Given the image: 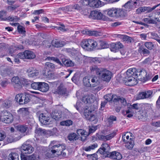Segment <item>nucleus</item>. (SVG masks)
I'll use <instances>...</instances> for the list:
<instances>
[{"instance_id":"48","label":"nucleus","mask_w":160,"mask_h":160,"mask_svg":"<svg viewBox=\"0 0 160 160\" xmlns=\"http://www.w3.org/2000/svg\"><path fill=\"white\" fill-rule=\"evenodd\" d=\"M19 20V18L16 16H9L8 18H6V21L16 22L18 21Z\"/></svg>"},{"instance_id":"29","label":"nucleus","mask_w":160,"mask_h":160,"mask_svg":"<svg viewBox=\"0 0 160 160\" xmlns=\"http://www.w3.org/2000/svg\"><path fill=\"white\" fill-rule=\"evenodd\" d=\"M20 81L21 78L17 76L13 77L11 79L12 82L15 84V87L18 88H21Z\"/></svg>"},{"instance_id":"57","label":"nucleus","mask_w":160,"mask_h":160,"mask_svg":"<svg viewBox=\"0 0 160 160\" xmlns=\"http://www.w3.org/2000/svg\"><path fill=\"white\" fill-rule=\"evenodd\" d=\"M65 28V26L64 25H61L59 26H54V28H56V29L63 32L66 31Z\"/></svg>"},{"instance_id":"3","label":"nucleus","mask_w":160,"mask_h":160,"mask_svg":"<svg viewBox=\"0 0 160 160\" xmlns=\"http://www.w3.org/2000/svg\"><path fill=\"white\" fill-rule=\"evenodd\" d=\"M31 96L28 93L17 94L15 96V100L20 104L28 103L31 100Z\"/></svg>"},{"instance_id":"15","label":"nucleus","mask_w":160,"mask_h":160,"mask_svg":"<svg viewBox=\"0 0 160 160\" xmlns=\"http://www.w3.org/2000/svg\"><path fill=\"white\" fill-rule=\"evenodd\" d=\"M152 92L151 90L140 92L137 95L136 98L139 100L150 98L152 97Z\"/></svg>"},{"instance_id":"14","label":"nucleus","mask_w":160,"mask_h":160,"mask_svg":"<svg viewBox=\"0 0 160 160\" xmlns=\"http://www.w3.org/2000/svg\"><path fill=\"white\" fill-rule=\"evenodd\" d=\"M35 132L36 135L38 136H44L48 137L51 135L52 132L50 130H46L41 128H36Z\"/></svg>"},{"instance_id":"4","label":"nucleus","mask_w":160,"mask_h":160,"mask_svg":"<svg viewBox=\"0 0 160 160\" xmlns=\"http://www.w3.org/2000/svg\"><path fill=\"white\" fill-rule=\"evenodd\" d=\"M18 114L15 113L14 115H16L17 119L18 121L20 122L21 120L20 117H22V119L23 120L26 121L28 122V118H30L29 117V112L28 111L27 108H20L18 110Z\"/></svg>"},{"instance_id":"49","label":"nucleus","mask_w":160,"mask_h":160,"mask_svg":"<svg viewBox=\"0 0 160 160\" xmlns=\"http://www.w3.org/2000/svg\"><path fill=\"white\" fill-rule=\"evenodd\" d=\"M87 34L89 36L97 37L99 35V32L96 31L89 30L88 31Z\"/></svg>"},{"instance_id":"33","label":"nucleus","mask_w":160,"mask_h":160,"mask_svg":"<svg viewBox=\"0 0 160 160\" xmlns=\"http://www.w3.org/2000/svg\"><path fill=\"white\" fill-rule=\"evenodd\" d=\"M32 82L31 81L28 80L27 79L23 78H21V81L20 85H21V88L22 87V85L23 86H28L31 84Z\"/></svg>"},{"instance_id":"38","label":"nucleus","mask_w":160,"mask_h":160,"mask_svg":"<svg viewBox=\"0 0 160 160\" xmlns=\"http://www.w3.org/2000/svg\"><path fill=\"white\" fill-rule=\"evenodd\" d=\"M114 102L118 101L120 102L122 105L125 106L127 105V102L126 100L123 98H115L113 100Z\"/></svg>"},{"instance_id":"42","label":"nucleus","mask_w":160,"mask_h":160,"mask_svg":"<svg viewBox=\"0 0 160 160\" xmlns=\"http://www.w3.org/2000/svg\"><path fill=\"white\" fill-rule=\"evenodd\" d=\"M95 1L94 0H83V2L85 5H88L90 7L94 6L96 5Z\"/></svg>"},{"instance_id":"46","label":"nucleus","mask_w":160,"mask_h":160,"mask_svg":"<svg viewBox=\"0 0 160 160\" xmlns=\"http://www.w3.org/2000/svg\"><path fill=\"white\" fill-rule=\"evenodd\" d=\"M90 115L89 117H88V116L87 114L86 115L87 117V119L90 121H95V122H97L98 120L97 117L95 115L93 114Z\"/></svg>"},{"instance_id":"16","label":"nucleus","mask_w":160,"mask_h":160,"mask_svg":"<svg viewBox=\"0 0 160 160\" xmlns=\"http://www.w3.org/2000/svg\"><path fill=\"white\" fill-rule=\"evenodd\" d=\"M51 117L48 116L46 114L41 113L39 115V121L43 124L47 125L49 124L51 121Z\"/></svg>"},{"instance_id":"50","label":"nucleus","mask_w":160,"mask_h":160,"mask_svg":"<svg viewBox=\"0 0 160 160\" xmlns=\"http://www.w3.org/2000/svg\"><path fill=\"white\" fill-rule=\"evenodd\" d=\"M6 12L3 10L0 12V20L1 21H6Z\"/></svg>"},{"instance_id":"10","label":"nucleus","mask_w":160,"mask_h":160,"mask_svg":"<svg viewBox=\"0 0 160 160\" xmlns=\"http://www.w3.org/2000/svg\"><path fill=\"white\" fill-rule=\"evenodd\" d=\"M137 78L143 82H145L150 80L151 77L149 75H147L146 71L144 69L139 70L138 71L137 70Z\"/></svg>"},{"instance_id":"53","label":"nucleus","mask_w":160,"mask_h":160,"mask_svg":"<svg viewBox=\"0 0 160 160\" xmlns=\"http://www.w3.org/2000/svg\"><path fill=\"white\" fill-rule=\"evenodd\" d=\"M17 29L18 32L20 34H24L26 32L25 28L21 25H18L17 27Z\"/></svg>"},{"instance_id":"5","label":"nucleus","mask_w":160,"mask_h":160,"mask_svg":"<svg viewBox=\"0 0 160 160\" xmlns=\"http://www.w3.org/2000/svg\"><path fill=\"white\" fill-rule=\"evenodd\" d=\"M102 132L103 134H98L97 135V137L99 140L104 142L111 140L116 135L115 132L109 133L108 131L104 130L102 131Z\"/></svg>"},{"instance_id":"39","label":"nucleus","mask_w":160,"mask_h":160,"mask_svg":"<svg viewBox=\"0 0 160 160\" xmlns=\"http://www.w3.org/2000/svg\"><path fill=\"white\" fill-rule=\"evenodd\" d=\"M117 96L116 95H112L111 94H108L104 96L105 101L108 102H109L114 100L115 98H116Z\"/></svg>"},{"instance_id":"27","label":"nucleus","mask_w":160,"mask_h":160,"mask_svg":"<svg viewBox=\"0 0 160 160\" xmlns=\"http://www.w3.org/2000/svg\"><path fill=\"white\" fill-rule=\"evenodd\" d=\"M123 45L120 42L113 43L111 44V51H115V50L119 49L123 47Z\"/></svg>"},{"instance_id":"58","label":"nucleus","mask_w":160,"mask_h":160,"mask_svg":"<svg viewBox=\"0 0 160 160\" xmlns=\"http://www.w3.org/2000/svg\"><path fill=\"white\" fill-rule=\"evenodd\" d=\"M60 124L61 126H69L70 125V120L62 121L60 122Z\"/></svg>"},{"instance_id":"9","label":"nucleus","mask_w":160,"mask_h":160,"mask_svg":"<svg viewBox=\"0 0 160 160\" xmlns=\"http://www.w3.org/2000/svg\"><path fill=\"white\" fill-rule=\"evenodd\" d=\"M1 117L2 121L6 124L11 123L14 121L13 116L12 114L6 111L2 112Z\"/></svg>"},{"instance_id":"34","label":"nucleus","mask_w":160,"mask_h":160,"mask_svg":"<svg viewBox=\"0 0 160 160\" xmlns=\"http://www.w3.org/2000/svg\"><path fill=\"white\" fill-rule=\"evenodd\" d=\"M16 128L18 131L22 133H24L26 132L28 127L26 125H18L16 126Z\"/></svg>"},{"instance_id":"8","label":"nucleus","mask_w":160,"mask_h":160,"mask_svg":"<svg viewBox=\"0 0 160 160\" xmlns=\"http://www.w3.org/2000/svg\"><path fill=\"white\" fill-rule=\"evenodd\" d=\"M152 109V106L150 104L146 103L144 104L142 107V111H140V116H138L139 119H143V120L146 119L147 117V113Z\"/></svg>"},{"instance_id":"24","label":"nucleus","mask_w":160,"mask_h":160,"mask_svg":"<svg viewBox=\"0 0 160 160\" xmlns=\"http://www.w3.org/2000/svg\"><path fill=\"white\" fill-rule=\"evenodd\" d=\"M107 154L109 155L108 156L112 159L119 160L122 158V156L121 153L116 151L112 152Z\"/></svg>"},{"instance_id":"51","label":"nucleus","mask_w":160,"mask_h":160,"mask_svg":"<svg viewBox=\"0 0 160 160\" xmlns=\"http://www.w3.org/2000/svg\"><path fill=\"white\" fill-rule=\"evenodd\" d=\"M24 48L23 46L21 44H17L14 46L13 48V49L14 52L18 51L19 50L23 49Z\"/></svg>"},{"instance_id":"63","label":"nucleus","mask_w":160,"mask_h":160,"mask_svg":"<svg viewBox=\"0 0 160 160\" xmlns=\"http://www.w3.org/2000/svg\"><path fill=\"white\" fill-rule=\"evenodd\" d=\"M150 35L151 38L156 41L160 38L158 35L155 32H152L150 33Z\"/></svg>"},{"instance_id":"47","label":"nucleus","mask_w":160,"mask_h":160,"mask_svg":"<svg viewBox=\"0 0 160 160\" xmlns=\"http://www.w3.org/2000/svg\"><path fill=\"white\" fill-rule=\"evenodd\" d=\"M82 101L86 103H90L92 101V99L91 98L90 96L86 95L82 98Z\"/></svg>"},{"instance_id":"54","label":"nucleus","mask_w":160,"mask_h":160,"mask_svg":"<svg viewBox=\"0 0 160 160\" xmlns=\"http://www.w3.org/2000/svg\"><path fill=\"white\" fill-rule=\"evenodd\" d=\"M87 157L89 160H97V155L95 154L91 155H88Z\"/></svg>"},{"instance_id":"1","label":"nucleus","mask_w":160,"mask_h":160,"mask_svg":"<svg viewBox=\"0 0 160 160\" xmlns=\"http://www.w3.org/2000/svg\"><path fill=\"white\" fill-rule=\"evenodd\" d=\"M97 41L93 39H84L81 43L82 47L87 51H92L96 49Z\"/></svg>"},{"instance_id":"40","label":"nucleus","mask_w":160,"mask_h":160,"mask_svg":"<svg viewBox=\"0 0 160 160\" xmlns=\"http://www.w3.org/2000/svg\"><path fill=\"white\" fill-rule=\"evenodd\" d=\"M97 147L98 144L96 143H95L88 146L83 147V149L86 151H90L91 150L94 149Z\"/></svg>"},{"instance_id":"23","label":"nucleus","mask_w":160,"mask_h":160,"mask_svg":"<svg viewBox=\"0 0 160 160\" xmlns=\"http://www.w3.org/2000/svg\"><path fill=\"white\" fill-rule=\"evenodd\" d=\"M110 148L109 145L106 143H103L102 145V148H99L98 152L100 154H103L108 153Z\"/></svg>"},{"instance_id":"30","label":"nucleus","mask_w":160,"mask_h":160,"mask_svg":"<svg viewBox=\"0 0 160 160\" xmlns=\"http://www.w3.org/2000/svg\"><path fill=\"white\" fill-rule=\"evenodd\" d=\"M8 160H19L18 154L15 152H12L8 155Z\"/></svg>"},{"instance_id":"43","label":"nucleus","mask_w":160,"mask_h":160,"mask_svg":"<svg viewBox=\"0 0 160 160\" xmlns=\"http://www.w3.org/2000/svg\"><path fill=\"white\" fill-rule=\"evenodd\" d=\"M28 73V76L30 77H34L35 76H37L39 74V72H36L35 70H31L30 69H29L27 71Z\"/></svg>"},{"instance_id":"7","label":"nucleus","mask_w":160,"mask_h":160,"mask_svg":"<svg viewBox=\"0 0 160 160\" xmlns=\"http://www.w3.org/2000/svg\"><path fill=\"white\" fill-rule=\"evenodd\" d=\"M112 75L111 72L106 69L102 68L98 76L103 81L109 82L111 79Z\"/></svg>"},{"instance_id":"52","label":"nucleus","mask_w":160,"mask_h":160,"mask_svg":"<svg viewBox=\"0 0 160 160\" xmlns=\"http://www.w3.org/2000/svg\"><path fill=\"white\" fill-rule=\"evenodd\" d=\"M12 104V101L10 100H6L4 101L3 106L6 108H9Z\"/></svg>"},{"instance_id":"13","label":"nucleus","mask_w":160,"mask_h":160,"mask_svg":"<svg viewBox=\"0 0 160 160\" xmlns=\"http://www.w3.org/2000/svg\"><path fill=\"white\" fill-rule=\"evenodd\" d=\"M71 53V57L77 62H81L85 58L84 56L75 49L73 50L72 49Z\"/></svg>"},{"instance_id":"61","label":"nucleus","mask_w":160,"mask_h":160,"mask_svg":"<svg viewBox=\"0 0 160 160\" xmlns=\"http://www.w3.org/2000/svg\"><path fill=\"white\" fill-rule=\"evenodd\" d=\"M155 8L153 6L151 8L150 7H146V13H149L152 12L153 10L155 9Z\"/></svg>"},{"instance_id":"2","label":"nucleus","mask_w":160,"mask_h":160,"mask_svg":"<svg viewBox=\"0 0 160 160\" xmlns=\"http://www.w3.org/2000/svg\"><path fill=\"white\" fill-rule=\"evenodd\" d=\"M106 12L109 17L116 18L123 17L125 15V12L122 9L119 8H112L107 10Z\"/></svg>"},{"instance_id":"20","label":"nucleus","mask_w":160,"mask_h":160,"mask_svg":"<svg viewBox=\"0 0 160 160\" xmlns=\"http://www.w3.org/2000/svg\"><path fill=\"white\" fill-rule=\"evenodd\" d=\"M137 70L135 68L128 69L126 72L125 78H130V77H137Z\"/></svg>"},{"instance_id":"36","label":"nucleus","mask_w":160,"mask_h":160,"mask_svg":"<svg viewBox=\"0 0 160 160\" xmlns=\"http://www.w3.org/2000/svg\"><path fill=\"white\" fill-rule=\"evenodd\" d=\"M102 68H99L97 66H92L90 67V69L92 72H95L97 75L100 73Z\"/></svg>"},{"instance_id":"11","label":"nucleus","mask_w":160,"mask_h":160,"mask_svg":"<svg viewBox=\"0 0 160 160\" xmlns=\"http://www.w3.org/2000/svg\"><path fill=\"white\" fill-rule=\"evenodd\" d=\"M18 56L19 58L22 59H32L35 57L34 52L29 50H25L23 52L19 53Z\"/></svg>"},{"instance_id":"6","label":"nucleus","mask_w":160,"mask_h":160,"mask_svg":"<svg viewBox=\"0 0 160 160\" xmlns=\"http://www.w3.org/2000/svg\"><path fill=\"white\" fill-rule=\"evenodd\" d=\"M58 143V142L55 141H53L51 142L50 145L52 146L51 152H52V154L60 152H61L65 149V147L64 144Z\"/></svg>"},{"instance_id":"26","label":"nucleus","mask_w":160,"mask_h":160,"mask_svg":"<svg viewBox=\"0 0 160 160\" xmlns=\"http://www.w3.org/2000/svg\"><path fill=\"white\" fill-rule=\"evenodd\" d=\"M92 87H95L99 83L98 77L96 76L89 77Z\"/></svg>"},{"instance_id":"19","label":"nucleus","mask_w":160,"mask_h":160,"mask_svg":"<svg viewBox=\"0 0 160 160\" xmlns=\"http://www.w3.org/2000/svg\"><path fill=\"white\" fill-rule=\"evenodd\" d=\"M138 46L139 47L138 51L141 55H143L146 56L150 54V51L147 49L144 48L142 42H141L138 43Z\"/></svg>"},{"instance_id":"62","label":"nucleus","mask_w":160,"mask_h":160,"mask_svg":"<svg viewBox=\"0 0 160 160\" xmlns=\"http://www.w3.org/2000/svg\"><path fill=\"white\" fill-rule=\"evenodd\" d=\"M6 137L5 132L3 131H0V141L3 140Z\"/></svg>"},{"instance_id":"32","label":"nucleus","mask_w":160,"mask_h":160,"mask_svg":"<svg viewBox=\"0 0 160 160\" xmlns=\"http://www.w3.org/2000/svg\"><path fill=\"white\" fill-rule=\"evenodd\" d=\"M52 45L55 47H61L63 46V42L55 39L52 41Z\"/></svg>"},{"instance_id":"45","label":"nucleus","mask_w":160,"mask_h":160,"mask_svg":"<svg viewBox=\"0 0 160 160\" xmlns=\"http://www.w3.org/2000/svg\"><path fill=\"white\" fill-rule=\"evenodd\" d=\"M144 45L149 50H152L154 48V44L151 42H146L144 43Z\"/></svg>"},{"instance_id":"25","label":"nucleus","mask_w":160,"mask_h":160,"mask_svg":"<svg viewBox=\"0 0 160 160\" xmlns=\"http://www.w3.org/2000/svg\"><path fill=\"white\" fill-rule=\"evenodd\" d=\"M45 68L49 72H52L57 68V66L53 63L47 62L45 63Z\"/></svg>"},{"instance_id":"31","label":"nucleus","mask_w":160,"mask_h":160,"mask_svg":"<svg viewBox=\"0 0 160 160\" xmlns=\"http://www.w3.org/2000/svg\"><path fill=\"white\" fill-rule=\"evenodd\" d=\"M97 45L96 47V49H101L106 48L108 45L104 42L102 41H97Z\"/></svg>"},{"instance_id":"17","label":"nucleus","mask_w":160,"mask_h":160,"mask_svg":"<svg viewBox=\"0 0 160 160\" xmlns=\"http://www.w3.org/2000/svg\"><path fill=\"white\" fill-rule=\"evenodd\" d=\"M51 116L52 118L56 120L63 119L64 117V115L60 110H55L52 112Z\"/></svg>"},{"instance_id":"37","label":"nucleus","mask_w":160,"mask_h":160,"mask_svg":"<svg viewBox=\"0 0 160 160\" xmlns=\"http://www.w3.org/2000/svg\"><path fill=\"white\" fill-rule=\"evenodd\" d=\"M130 142H125V147L129 149H131L133 147L134 145V141L132 138L129 139Z\"/></svg>"},{"instance_id":"22","label":"nucleus","mask_w":160,"mask_h":160,"mask_svg":"<svg viewBox=\"0 0 160 160\" xmlns=\"http://www.w3.org/2000/svg\"><path fill=\"white\" fill-rule=\"evenodd\" d=\"M102 16V14L101 12L94 10L91 12L89 18L93 19H101Z\"/></svg>"},{"instance_id":"41","label":"nucleus","mask_w":160,"mask_h":160,"mask_svg":"<svg viewBox=\"0 0 160 160\" xmlns=\"http://www.w3.org/2000/svg\"><path fill=\"white\" fill-rule=\"evenodd\" d=\"M94 109L90 110L89 108H86L84 110V114L86 119H87V116H86V115L87 114L88 116V117H89L90 116H91L90 115L93 114V112H94Z\"/></svg>"},{"instance_id":"28","label":"nucleus","mask_w":160,"mask_h":160,"mask_svg":"<svg viewBox=\"0 0 160 160\" xmlns=\"http://www.w3.org/2000/svg\"><path fill=\"white\" fill-rule=\"evenodd\" d=\"M49 89L48 84L44 82H40L38 90L43 92H47Z\"/></svg>"},{"instance_id":"64","label":"nucleus","mask_w":160,"mask_h":160,"mask_svg":"<svg viewBox=\"0 0 160 160\" xmlns=\"http://www.w3.org/2000/svg\"><path fill=\"white\" fill-rule=\"evenodd\" d=\"M139 107L140 105L138 103H135L132 105H131V107L133 109H135L136 110H138L139 109Z\"/></svg>"},{"instance_id":"59","label":"nucleus","mask_w":160,"mask_h":160,"mask_svg":"<svg viewBox=\"0 0 160 160\" xmlns=\"http://www.w3.org/2000/svg\"><path fill=\"white\" fill-rule=\"evenodd\" d=\"M77 133L79 135H81V136L87 135V132L84 130L79 129L77 130Z\"/></svg>"},{"instance_id":"55","label":"nucleus","mask_w":160,"mask_h":160,"mask_svg":"<svg viewBox=\"0 0 160 160\" xmlns=\"http://www.w3.org/2000/svg\"><path fill=\"white\" fill-rule=\"evenodd\" d=\"M40 82H33L31 83V87L32 88L38 90Z\"/></svg>"},{"instance_id":"56","label":"nucleus","mask_w":160,"mask_h":160,"mask_svg":"<svg viewBox=\"0 0 160 160\" xmlns=\"http://www.w3.org/2000/svg\"><path fill=\"white\" fill-rule=\"evenodd\" d=\"M97 126H89L88 128L89 133L90 134L94 132L97 129Z\"/></svg>"},{"instance_id":"12","label":"nucleus","mask_w":160,"mask_h":160,"mask_svg":"<svg viewBox=\"0 0 160 160\" xmlns=\"http://www.w3.org/2000/svg\"><path fill=\"white\" fill-rule=\"evenodd\" d=\"M21 149L23 154H28L32 153L33 152L34 148L30 144L25 142L21 146Z\"/></svg>"},{"instance_id":"44","label":"nucleus","mask_w":160,"mask_h":160,"mask_svg":"<svg viewBox=\"0 0 160 160\" xmlns=\"http://www.w3.org/2000/svg\"><path fill=\"white\" fill-rule=\"evenodd\" d=\"M130 137H131V133L128 132H127L124 135H123L122 137V140L124 142H130V140L129 139L131 138H130Z\"/></svg>"},{"instance_id":"21","label":"nucleus","mask_w":160,"mask_h":160,"mask_svg":"<svg viewBox=\"0 0 160 160\" xmlns=\"http://www.w3.org/2000/svg\"><path fill=\"white\" fill-rule=\"evenodd\" d=\"M137 77H133L125 78V84L130 86H132L137 84L138 81L137 79Z\"/></svg>"},{"instance_id":"60","label":"nucleus","mask_w":160,"mask_h":160,"mask_svg":"<svg viewBox=\"0 0 160 160\" xmlns=\"http://www.w3.org/2000/svg\"><path fill=\"white\" fill-rule=\"evenodd\" d=\"M79 138L78 135H77L75 133H71V141L72 140H76Z\"/></svg>"},{"instance_id":"35","label":"nucleus","mask_w":160,"mask_h":160,"mask_svg":"<svg viewBox=\"0 0 160 160\" xmlns=\"http://www.w3.org/2000/svg\"><path fill=\"white\" fill-rule=\"evenodd\" d=\"M89 77H84L83 80V83L84 86L88 87H92Z\"/></svg>"},{"instance_id":"18","label":"nucleus","mask_w":160,"mask_h":160,"mask_svg":"<svg viewBox=\"0 0 160 160\" xmlns=\"http://www.w3.org/2000/svg\"><path fill=\"white\" fill-rule=\"evenodd\" d=\"M54 93L58 94L64 96H68V94L66 88L64 87L63 85L61 83L58 88L56 91L54 92Z\"/></svg>"}]
</instances>
